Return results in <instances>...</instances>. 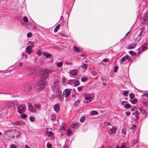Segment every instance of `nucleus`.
Returning a JSON list of instances; mask_svg holds the SVG:
<instances>
[{
    "mask_svg": "<svg viewBox=\"0 0 148 148\" xmlns=\"http://www.w3.org/2000/svg\"><path fill=\"white\" fill-rule=\"evenodd\" d=\"M88 79L86 77H83L81 78V80L83 82H85Z\"/></svg>",
    "mask_w": 148,
    "mask_h": 148,
    "instance_id": "39",
    "label": "nucleus"
},
{
    "mask_svg": "<svg viewBox=\"0 0 148 148\" xmlns=\"http://www.w3.org/2000/svg\"><path fill=\"white\" fill-rule=\"evenodd\" d=\"M73 50L75 52L77 53L80 51V50L79 49L76 47H74L73 48Z\"/></svg>",
    "mask_w": 148,
    "mask_h": 148,
    "instance_id": "21",
    "label": "nucleus"
},
{
    "mask_svg": "<svg viewBox=\"0 0 148 148\" xmlns=\"http://www.w3.org/2000/svg\"><path fill=\"white\" fill-rule=\"evenodd\" d=\"M137 44L136 43H133L130 44L129 45L128 48L129 49H133L136 47Z\"/></svg>",
    "mask_w": 148,
    "mask_h": 148,
    "instance_id": "13",
    "label": "nucleus"
},
{
    "mask_svg": "<svg viewBox=\"0 0 148 148\" xmlns=\"http://www.w3.org/2000/svg\"><path fill=\"white\" fill-rule=\"evenodd\" d=\"M56 116L54 115H53L51 116V120L53 121H54L56 119Z\"/></svg>",
    "mask_w": 148,
    "mask_h": 148,
    "instance_id": "43",
    "label": "nucleus"
},
{
    "mask_svg": "<svg viewBox=\"0 0 148 148\" xmlns=\"http://www.w3.org/2000/svg\"><path fill=\"white\" fill-rule=\"evenodd\" d=\"M127 59H128V60L129 62H132V59L130 58H129V56L128 57V58H127Z\"/></svg>",
    "mask_w": 148,
    "mask_h": 148,
    "instance_id": "58",
    "label": "nucleus"
},
{
    "mask_svg": "<svg viewBox=\"0 0 148 148\" xmlns=\"http://www.w3.org/2000/svg\"><path fill=\"white\" fill-rule=\"evenodd\" d=\"M143 104L144 106H148V101L145 102H143Z\"/></svg>",
    "mask_w": 148,
    "mask_h": 148,
    "instance_id": "47",
    "label": "nucleus"
},
{
    "mask_svg": "<svg viewBox=\"0 0 148 148\" xmlns=\"http://www.w3.org/2000/svg\"><path fill=\"white\" fill-rule=\"evenodd\" d=\"M54 109L55 111L56 112L60 110V105L58 104H55L54 106Z\"/></svg>",
    "mask_w": 148,
    "mask_h": 148,
    "instance_id": "11",
    "label": "nucleus"
},
{
    "mask_svg": "<svg viewBox=\"0 0 148 148\" xmlns=\"http://www.w3.org/2000/svg\"><path fill=\"white\" fill-rule=\"evenodd\" d=\"M56 92V96L60 101H62L63 100V97L62 95V93L60 90H57L55 91Z\"/></svg>",
    "mask_w": 148,
    "mask_h": 148,
    "instance_id": "2",
    "label": "nucleus"
},
{
    "mask_svg": "<svg viewBox=\"0 0 148 148\" xmlns=\"http://www.w3.org/2000/svg\"><path fill=\"white\" fill-rule=\"evenodd\" d=\"M63 64V63L62 62H60L57 64V66L58 67H61Z\"/></svg>",
    "mask_w": 148,
    "mask_h": 148,
    "instance_id": "32",
    "label": "nucleus"
},
{
    "mask_svg": "<svg viewBox=\"0 0 148 148\" xmlns=\"http://www.w3.org/2000/svg\"><path fill=\"white\" fill-rule=\"evenodd\" d=\"M59 84L58 81H56L52 84V88L53 91L55 92L57 90H60L59 88Z\"/></svg>",
    "mask_w": 148,
    "mask_h": 148,
    "instance_id": "3",
    "label": "nucleus"
},
{
    "mask_svg": "<svg viewBox=\"0 0 148 148\" xmlns=\"http://www.w3.org/2000/svg\"><path fill=\"white\" fill-rule=\"evenodd\" d=\"M65 78L64 77H63L62 79V82L63 83L65 82Z\"/></svg>",
    "mask_w": 148,
    "mask_h": 148,
    "instance_id": "60",
    "label": "nucleus"
},
{
    "mask_svg": "<svg viewBox=\"0 0 148 148\" xmlns=\"http://www.w3.org/2000/svg\"><path fill=\"white\" fill-rule=\"evenodd\" d=\"M49 75L48 72L46 71H43L42 72L41 75V79H45Z\"/></svg>",
    "mask_w": 148,
    "mask_h": 148,
    "instance_id": "9",
    "label": "nucleus"
},
{
    "mask_svg": "<svg viewBox=\"0 0 148 148\" xmlns=\"http://www.w3.org/2000/svg\"><path fill=\"white\" fill-rule=\"evenodd\" d=\"M23 20H24V21L25 22H27L28 21V18H27V17L26 16H25L23 18Z\"/></svg>",
    "mask_w": 148,
    "mask_h": 148,
    "instance_id": "42",
    "label": "nucleus"
},
{
    "mask_svg": "<svg viewBox=\"0 0 148 148\" xmlns=\"http://www.w3.org/2000/svg\"><path fill=\"white\" fill-rule=\"evenodd\" d=\"M32 35V34L31 32H29L27 34V36L28 37H30Z\"/></svg>",
    "mask_w": 148,
    "mask_h": 148,
    "instance_id": "51",
    "label": "nucleus"
},
{
    "mask_svg": "<svg viewBox=\"0 0 148 148\" xmlns=\"http://www.w3.org/2000/svg\"><path fill=\"white\" fill-rule=\"evenodd\" d=\"M51 129L50 128H48L47 129V130L46 131V134L48 136H52L53 132L52 131H51Z\"/></svg>",
    "mask_w": 148,
    "mask_h": 148,
    "instance_id": "12",
    "label": "nucleus"
},
{
    "mask_svg": "<svg viewBox=\"0 0 148 148\" xmlns=\"http://www.w3.org/2000/svg\"><path fill=\"white\" fill-rule=\"evenodd\" d=\"M64 127L63 126H62L61 127V130H64Z\"/></svg>",
    "mask_w": 148,
    "mask_h": 148,
    "instance_id": "61",
    "label": "nucleus"
},
{
    "mask_svg": "<svg viewBox=\"0 0 148 148\" xmlns=\"http://www.w3.org/2000/svg\"><path fill=\"white\" fill-rule=\"evenodd\" d=\"M34 107L37 109L40 108V105L39 104H35L34 105Z\"/></svg>",
    "mask_w": 148,
    "mask_h": 148,
    "instance_id": "41",
    "label": "nucleus"
},
{
    "mask_svg": "<svg viewBox=\"0 0 148 148\" xmlns=\"http://www.w3.org/2000/svg\"><path fill=\"white\" fill-rule=\"evenodd\" d=\"M10 131H9V130H8V131H5L4 133V136H6V135H8V134H9V133H10Z\"/></svg>",
    "mask_w": 148,
    "mask_h": 148,
    "instance_id": "46",
    "label": "nucleus"
},
{
    "mask_svg": "<svg viewBox=\"0 0 148 148\" xmlns=\"http://www.w3.org/2000/svg\"><path fill=\"white\" fill-rule=\"evenodd\" d=\"M15 134L17 137H19L21 135V133L19 131L17 130L15 133Z\"/></svg>",
    "mask_w": 148,
    "mask_h": 148,
    "instance_id": "20",
    "label": "nucleus"
},
{
    "mask_svg": "<svg viewBox=\"0 0 148 148\" xmlns=\"http://www.w3.org/2000/svg\"><path fill=\"white\" fill-rule=\"evenodd\" d=\"M65 64L66 65H72V64L71 63H68V62H66L65 63Z\"/></svg>",
    "mask_w": 148,
    "mask_h": 148,
    "instance_id": "55",
    "label": "nucleus"
},
{
    "mask_svg": "<svg viewBox=\"0 0 148 148\" xmlns=\"http://www.w3.org/2000/svg\"><path fill=\"white\" fill-rule=\"evenodd\" d=\"M121 148H125V145H122L121 147Z\"/></svg>",
    "mask_w": 148,
    "mask_h": 148,
    "instance_id": "62",
    "label": "nucleus"
},
{
    "mask_svg": "<svg viewBox=\"0 0 148 148\" xmlns=\"http://www.w3.org/2000/svg\"><path fill=\"white\" fill-rule=\"evenodd\" d=\"M71 83H73L76 86H77L79 84V82L78 81H76L75 80H72L71 81Z\"/></svg>",
    "mask_w": 148,
    "mask_h": 148,
    "instance_id": "17",
    "label": "nucleus"
},
{
    "mask_svg": "<svg viewBox=\"0 0 148 148\" xmlns=\"http://www.w3.org/2000/svg\"><path fill=\"white\" fill-rule=\"evenodd\" d=\"M128 56L127 55L126 56H124L123 58H122L121 60L120 64H122L123 62L125 61L127 58H128Z\"/></svg>",
    "mask_w": 148,
    "mask_h": 148,
    "instance_id": "15",
    "label": "nucleus"
},
{
    "mask_svg": "<svg viewBox=\"0 0 148 148\" xmlns=\"http://www.w3.org/2000/svg\"><path fill=\"white\" fill-rule=\"evenodd\" d=\"M87 65L86 64L84 63L82 66L81 67L85 69H86L87 67Z\"/></svg>",
    "mask_w": 148,
    "mask_h": 148,
    "instance_id": "37",
    "label": "nucleus"
},
{
    "mask_svg": "<svg viewBox=\"0 0 148 148\" xmlns=\"http://www.w3.org/2000/svg\"><path fill=\"white\" fill-rule=\"evenodd\" d=\"M118 69V67L117 66H115L114 68V72L115 73H116Z\"/></svg>",
    "mask_w": 148,
    "mask_h": 148,
    "instance_id": "50",
    "label": "nucleus"
},
{
    "mask_svg": "<svg viewBox=\"0 0 148 148\" xmlns=\"http://www.w3.org/2000/svg\"><path fill=\"white\" fill-rule=\"evenodd\" d=\"M37 54L39 56L41 54V52L40 51H38L37 52Z\"/></svg>",
    "mask_w": 148,
    "mask_h": 148,
    "instance_id": "63",
    "label": "nucleus"
},
{
    "mask_svg": "<svg viewBox=\"0 0 148 148\" xmlns=\"http://www.w3.org/2000/svg\"><path fill=\"white\" fill-rule=\"evenodd\" d=\"M127 103V101H122L121 102V103L122 105L124 106V105H125L126 103Z\"/></svg>",
    "mask_w": 148,
    "mask_h": 148,
    "instance_id": "52",
    "label": "nucleus"
},
{
    "mask_svg": "<svg viewBox=\"0 0 148 148\" xmlns=\"http://www.w3.org/2000/svg\"><path fill=\"white\" fill-rule=\"evenodd\" d=\"M47 147L48 148H51L52 147L51 144L50 143H47Z\"/></svg>",
    "mask_w": 148,
    "mask_h": 148,
    "instance_id": "48",
    "label": "nucleus"
},
{
    "mask_svg": "<svg viewBox=\"0 0 148 148\" xmlns=\"http://www.w3.org/2000/svg\"><path fill=\"white\" fill-rule=\"evenodd\" d=\"M85 119V118L84 116H82L80 119V121L82 123L84 122Z\"/></svg>",
    "mask_w": 148,
    "mask_h": 148,
    "instance_id": "34",
    "label": "nucleus"
},
{
    "mask_svg": "<svg viewBox=\"0 0 148 148\" xmlns=\"http://www.w3.org/2000/svg\"><path fill=\"white\" fill-rule=\"evenodd\" d=\"M10 148H17V146L16 145L12 144L10 145Z\"/></svg>",
    "mask_w": 148,
    "mask_h": 148,
    "instance_id": "25",
    "label": "nucleus"
},
{
    "mask_svg": "<svg viewBox=\"0 0 148 148\" xmlns=\"http://www.w3.org/2000/svg\"><path fill=\"white\" fill-rule=\"evenodd\" d=\"M132 129L134 130V131H135L136 129V125H133L132 127Z\"/></svg>",
    "mask_w": 148,
    "mask_h": 148,
    "instance_id": "49",
    "label": "nucleus"
},
{
    "mask_svg": "<svg viewBox=\"0 0 148 148\" xmlns=\"http://www.w3.org/2000/svg\"><path fill=\"white\" fill-rule=\"evenodd\" d=\"M28 109L30 111L32 108H33V107L32 106V105L31 103H29L28 105Z\"/></svg>",
    "mask_w": 148,
    "mask_h": 148,
    "instance_id": "30",
    "label": "nucleus"
},
{
    "mask_svg": "<svg viewBox=\"0 0 148 148\" xmlns=\"http://www.w3.org/2000/svg\"><path fill=\"white\" fill-rule=\"evenodd\" d=\"M129 94V92L127 91H125L123 93V95L124 96L127 97Z\"/></svg>",
    "mask_w": 148,
    "mask_h": 148,
    "instance_id": "31",
    "label": "nucleus"
},
{
    "mask_svg": "<svg viewBox=\"0 0 148 148\" xmlns=\"http://www.w3.org/2000/svg\"><path fill=\"white\" fill-rule=\"evenodd\" d=\"M22 89L26 92H29L31 90V86L27 84L23 85L22 87Z\"/></svg>",
    "mask_w": 148,
    "mask_h": 148,
    "instance_id": "4",
    "label": "nucleus"
},
{
    "mask_svg": "<svg viewBox=\"0 0 148 148\" xmlns=\"http://www.w3.org/2000/svg\"><path fill=\"white\" fill-rule=\"evenodd\" d=\"M69 73L73 75L76 76L78 73V71L77 70H74L69 71Z\"/></svg>",
    "mask_w": 148,
    "mask_h": 148,
    "instance_id": "10",
    "label": "nucleus"
},
{
    "mask_svg": "<svg viewBox=\"0 0 148 148\" xmlns=\"http://www.w3.org/2000/svg\"><path fill=\"white\" fill-rule=\"evenodd\" d=\"M60 25L58 24V25L54 29V31L55 32H57L58 29L60 28Z\"/></svg>",
    "mask_w": 148,
    "mask_h": 148,
    "instance_id": "24",
    "label": "nucleus"
},
{
    "mask_svg": "<svg viewBox=\"0 0 148 148\" xmlns=\"http://www.w3.org/2000/svg\"><path fill=\"white\" fill-rule=\"evenodd\" d=\"M137 100L136 99H134V100L131 101V102L133 104H135L137 102Z\"/></svg>",
    "mask_w": 148,
    "mask_h": 148,
    "instance_id": "33",
    "label": "nucleus"
},
{
    "mask_svg": "<svg viewBox=\"0 0 148 148\" xmlns=\"http://www.w3.org/2000/svg\"><path fill=\"white\" fill-rule=\"evenodd\" d=\"M105 125H110V123L109 122L105 123Z\"/></svg>",
    "mask_w": 148,
    "mask_h": 148,
    "instance_id": "56",
    "label": "nucleus"
},
{
    "mask_svg": "<svg viewBox=\"0 0 148 148\" xmlns=\"http://www.w3.org/2000/svg\"><path fill=\"white\" fill-rule=\"evenodd\" d=\"M6 105L8 107L13 106L14 105L12 101H7L5 103Z\"/></svg>",
    "mask_w": 148,
    "mask_h": 148,
    "instance_id": "14",
    "label": "nucleus"
},
{
    "mask_svg": "<svg viewBox=\"0 0 148 148\" xmlns=\"http://www.w3.org/2000/svg\"><path fill=\"white\" fill-rule=\"evenodd\" d=\"M125 114L127 116H129L130 114V112H125Z\"/></svg>",
    "mask_w": 148,
    "mask_h": 148,
    "instance_id": "54",
    "label": "nucleus"
},
{
    "mask_svg": "<svg viewBox=\"0 0 148 148\" xmlns=\"http://www.w3.org/2000/svg\"><path fill=\"white\" fill-rule=\"evenodd\" d=\"M79 126V124L78 123H75L71 125V127L74 129L78 127Z\"/></svg>",
    "mask_w": 148,
    "mask_h": 148,
    "instance_id": "16",
    "label": "nucleus"
},
{
    "mask_svg": "<svg viewBox=\"0 0 148 148\" xmlns=\"http://www.w3.org/2000/svg\"><path fill=\"white\" fill-rule=\"evenodd\" d=\"M84 96L85 101H84V102L87 103H88L91 102L93 99L92 97L88 95H84Z\"/></svg>",
    "mask_w": 148,
    "mask_h": 148,
    "instance_id": "7",
    "label": "nucleus"
},
{
    "mask_svg": "<svg viewBox=\"0 0 148 148\" xmlns=\"http://www.w3.org/2000/svg\"><path fill=\"white\" fill-rule=\"evenodd\" d=\"M121 133L124 135H125L126 134V131L125 129L124 128L122 130Z\"/></svg>",
    "mask_w": 148,
    "mask_h": 148,
    "instance_id": "27",
    "label": "nucleus"
},
{
    "mask_svg": "<svg viewBox=\"0 0 148 148\" xmlns=\"http://www.w3.org/2000/svg\"><path fill=\"white\" fill-rule=\"evenodd\" d=\"M30 111L33 113H35L37 111L35 109V108L34 107H33V108H32V109L31 110H30Z\"/></svg>",
    "mask_w": 148,
    "mask_h": 148,
    "instance_id": "40",
    "label": "nucleus"
},
{
    "mask_svg": "<svg viewBox=\"0 0 148 148\" xmlns=\"http://www.w3.org/2000/svg\"><path fill=\"white\" fill-rule=\"evenodd\" d=\"M23 65V63L22 62H20L18 64V66L20 67L21 66Z\"/></svg>",
    "mask_w": 148,
    "mask_h": 148,
    "instance_id": "59",
    "label": "nucleus"
},
{
    "mask_svg": "<svg viewBox=\"0 0 148 148\" xmlns=\"http://www.w3.org/2000/svg\"><path fill=\"white\" fill-rule=\"evenodd\" d=\"M70 89H66L63 92V95L65 97H67L69 96L70 94Z\"/></svg>",
    "mask_w": 148,
    "mask_h": 148,
    "instance_id": "8",
    "label": "nucleus"
},
{
    "mask_svg": "<svg viewBox=\"0 0 148 148\" xmlns=\"http://www.w3.org/2000/svg\"><path fill=\"white\" fill-rule=\"evenodd\" d=\"M43 54L44 56H46V58H47L50 57L51 56V54H47L45 53H43Z\"/></svg>",
    "mask_w": 148,
    "mask_h": 148,
    "instance_id": "36",
    "label": "nucleus"
},
{
    "mask_svg": "<svg viewBox=\"0 0 148 148\" xmlns=\"http://www.w3.org/2000/svg\"><path fill=\"white\" fill-rule=\"evenodd\" d=\"M25 107L24 105H21L19 106L17 108L18 112L20 114H21L24 112L25 111Z\"/></svg>",
    "mask_w": 148,
    "mask_h": 148,
    "instance_id": "5",
    "label": "nucleus"
},
{
    "mask_svg": "<svg viewBox=\"0 0 148 148\" xmlns=\"http://www.w3.org/2000/svg\"><path fill=\"white\" fill-rule=\"evenodd\" d=\"M130 97L131 99H133L134 98V94L131 93L130 94Z\"/></svg>",
    "mask_w": 148,
    "mask_h": 148,
    "instance_id": "45",
    "label": "nucleus"
},
{
    "mask_svg": "<svg viewBox=\"0 0 148 148\" xmlns=\"http://www.w3.org/2000/svg\"><path fill=\"white\" fill-rule=\"evenodd\" d=\"M139 110L140 111L142 112L145 115H146L147 114V112L146 110L145 109H143L142 107H140L139 108Z\"/></svg>",
    "mask_w": 148,
    "mask_h": 148,
    "instance_id": "18",
    "label": "nucleus"
},
{
    "mask_svg": "<svg viewBox=\"0 0 148 148\" xmlns=\"http://www.w3.org/2000/svg\"><path fill=\"white\" fill-rule=\"evenodd\" d=\"M29 120L32 122H33L35 121L36 119L34 117L31 116L29 118Z\"/></svg>",
    "mask_w": 148,
    "mask_h": 148,
    "instance_id": "22",
    "label": "nucleus"
},
{
    "mask_svg": "<svg viewBox=\"0 0 148 148\" xmlns=\"http://www.w3.org/2000/svg\"><path fill=\"white\" fill-rule=\"evenodd\" d=\"M124 107L127 109H128L131 107L130 105L129 104H127V103L124 105Z\"/></svg>",
    "mask_w": 148,
    "mask_h": 148,
    "instance_id": "26",
    "label": "nucleus"
},
{
    "mask_svg": "<svg viewBox=\"0 0 148 148\" xmlns=\"http://www.w3.org/2000/svg\"><path fill=\"white\" fill-rule=\"evenodd\" d=\"M103 61L104 62H108L109 60L107 59H104L103 60Z\"/></svg>",
    "mask_w": 148,
    "mask_h": 148,
    "instance_id": "53",
    "label": "nucleus"
},
{
    "mask_svg": "<svg viewBox=\"0 0 148 148\" xmlns=\"http://www.w3.org/2000/svg\"><path fill=\"white\" fill-rule=\"evenodd\" d=\"M77 90L79 91H80L82 90L81 87H79L77 88Z\"/></svg>",
    "mask_w": 148,
    "mask_h": 148,
    "instance_id": "57",
    "label": "nucleus"
},
{
    "mask_svg": "<svg viewBox=\"0 0 148 148\" xmlns=\"http://www.w3.org/2000/svg\"><path fill=\"white\" fill-rule=\"evenodd\" d=\"M144 95L146 96V97H148V93H145L144 94Z\"/></svg>",
    "mask_w": 148,
    "mask_h": 148,
    "instance_id": "64",
    "label": "nucleus"
},
{
    "mask_svg": "<svg viewBox=\"0 0 148 148\" xmlns=\"http://www.w3.org/2000/svg\"><path fill=\"white\" fill-rule=\"evenodd\" d=\"M47 84V82L46 79H41L39 82L38 85L35 86L36 89L39 90H41L43 89Z\"/></svg>",
    "mask_w": 148,
    "mask_h": 148,
    "instance_id": "1",
    "label": "nucleus"
},
{
    "mask_svg": "<svg viewBox=\"0 0 148 148\" xmlns=\"http://www.w3.org/2000/svg\"><path fill=\"white\" fill-rule=\"evenodd\" d=\"M98 112L96 111H92L91 112V114L92 115H96L98 114Z\"/></svg>",
    "mask_w": 148,
    "mask_h": 148,
    "instance_id": "28",
    "label": "nucleus"
},
{
    "mask_svg": "<svg viewBox=\"0 0 148 148\" xmlns=\"http://www.w3.org/2000/svg\"><path fill=\"white\" fill-rule=\"evenodd\" d=\"M116 128L115 127H114L112 129L111 131L112 132L115 133L116 132Z\"/></svg>",
    "mask_w": 148,
    "mask_h": 148,
    "instance_id": "38",
    "label": "nucleus"
},
{
    "mask_svg": "<svg viewBox=\"0 0 148 148\" xmlns=\"http://www.w3.org/2000/svg\"><path fill=\"white\" fill-rule=\"evenodd\" d=\"M142 32H141L139 34L138 36L136 39V41L138 42L141 39V37L140 36V35H142Z\"/></svg>",
    "mask_w": 148,
    "mask_h": 148,
    "instance_id": "19",
    "label": "nucleus"
},
{
    "mask_svg": "<svg viewBox=\"0 0 148 148\" xmlns=\"http://www.w3.org/2000/svg\"><path fill=\"white\" fill-rule=\"evenodd\" d=\"M72 134V132L70 129H69L67 132V135L68 136H70Z\"/></svg>",
    "mask_w": 148,
    "mask_h": 148,
    "instance_id": "23",
    "label": "nucleus"
},
{
    "mask_svg": "<svg viewBox=\"0 0 148 148\" xmlns=\"http://www.w3.org/2000/svg\"><path fill=\"white\" fill-rule=\"evenodd\" d=\"M21 116L22 119H24L27 117V115L24 114H21Z\"/></svg>",
    "mask_w": 148,
    "mask_h": 148,
    "instance_id": "35",
    "label": "nucleus"
},
{
    "mask_svg": "<svg viewBox=\"0 0 148 148\" xmlns=\"http://www.w3.org/2000/svg\"><path fill=\"white\" fill-rule=\"evenodd\" d=\"M133 114L135 116V117L136 118H138V117L139 115V113L138 112H136L135 113H134Z\"/></svg>",
    "mask_w": 148,
    "mask_h": 148,
    "instance_id": "29",
    "label": "nucleus"
},
{
    "mask_svg": "<svg viewBox=\"0 0 148 148\" xmlns=\"http://www.w3.org/2000/svg\"><path fill=\"white\" fill-rule=\"evenodd\" d=\"M129 53L131 55H135L136 54V53H134L133 51H129Z\"/></svg>",
    "mask_w": 148,
    "mask_h": 148,
    "instance_id": "44",
    "label": "nucleus"
},
{
    "mask_svg": "<svg viewBox=\"0 0 148 148\" xmlns=\"http://www.w3.org/2000/svg\"><path fill=\"white\" fill-rule=\"evenodd\" d=\"M34 47V45H32V46H27L25 50V52L29 54H30L33 51L32 48Z\"/></svg>",
    "mask_w": 148,
    "mask_h": 148,
    "instance_id": "6",
    "label": "nucleus"
}]
</instances>
